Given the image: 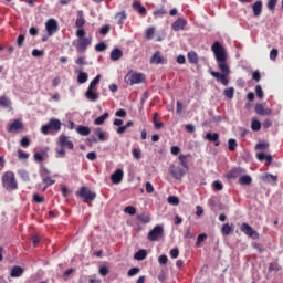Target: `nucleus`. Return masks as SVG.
I'll return each mask as SVG.
<instances>
[{
	"label": "nucleus",
	"instance_id": "62",
	"mask_svg": "<svg viewBox=\"0 0 283 283\" xmlns=\"http://www.w3.org/2000/svg\"><path fill=\"white\" fill-rule=\"evenodd\" d=\"M168 260H169V259H168L167 255H165V254H161V255L158 258L159 264H167Z\"/></svg>",
	"mask_w": 283,
	"mask_h": 283
},
{
	"label": "nucleus",
	"instance_id": "49",
	"mask_svg": "<svg viewBox=\"0 0 283 283\" xmlns=\"http://www.w3.org/2000/svg\"><path fill=\"white\" fill-rule=\"evenodd\" d=\"M23 43H25V35H19L15 45H18L19 48H23Z\"/></svg>",
	"mask_w": 283,
	"mask_h": 283
},
{
	"label": "nucleus",
	"instance_id": "35",
	"mask_svg": "<svg viewBox=\"0 0 283 283\" xmlns=\"http://www.w3.org/2000/svg\"><path fill=\"white\" fill-rule=\"evenodd\" d=\"M147 258V250H139L137 253H135V260L143 261Z\"/></svg>",
	"mask_w": 283,
	"mask_h": 283
},
{
	"label": "nucleus",
	"instance_id": "20",
	"mask_svg": "<svg viewBox=\"0 0 283 283\" xmlns=\"http://www.w3.org/2000/svg\"><path fill=\"white\" fill-rule=\"evenodd\" d=\"M94 134L95 136H97V139L99 140V143H105V140H107V133L103 132V129L95 128Z\"/></svg>",
	"mask_w": 283,
	"mask_h": 283
},
{
	"label": "nucleus",
	"instance_id": "47",
	"mask_svg": "<svg viewBox=\"0 0 283 283\" xmlns=\"http://www.w3.org/2000/svg\"><path fill=\"white\" fill-rule=\"evenodd\" d=\"M277 6V0H268V10L274 11Z\"/></svg>",
	"mask_w": 283,
	"mask_h": 283
},
{
	"label": "nucleus",
	"instance_id": "25",
	"mask_svg": "<svg viewBox=\"0 0 283 283\" xmlns=\"http://www.w3.org/2000/svg\"><path fill=\"white\" fill-rule=\"evenodd\" d=\"M90 78V75H87V73L83 72V71H78L77 74V83H80L81 85H83V83H87V80Z\"/></svg>",
	"mask_w": 283,
	"mask_h": 283
},
{
	"label": "nucleus",
	"instance_id": "2",
	"mask_svg": "<svg viewBox=\"0 0 283 283\" xmlns=\"http://www.w3.org/2000/svg\"><path fill=\"white\" fill-rule=\"evenodd\" d=\"M98 83H101V75H96V77L90 83L88 88L85 93L87 101H90L91 103H96V101L101 98V95L97 92L98 88L96 87Z\"/></svg>",
	"mask_w": 283,
	"mask_h": 283
},
{
	"label": "nucleus",
	"instance_id": "54",
	"mask_svg": "<svg viewBox=\"0 0 283 283\" xmlns=\"http://www.w3.org/2000/svg\"><path fill=\"white\" fill-rule=\"evenodd\" d=\"M109 30H111V27H109V25H104V27L101 28L99 34H102L103 36H105V34H109Z\"/></svg>",
	"mask_w": 283,
	"mask_h": 283
},
{
	"label": "nucleus",
	"instance_id": "50",
	"mask_svg": "<svg viewBox=\"0 0 283 283\" xmlns=\"http://www.w3.org/2000/svg\"><path fill=\"white\" fill-rule=\"evenodd\" d=\"M44 185H46V187H50L52 185H54V182H56L54 179L50 178V177H43L42 178Z\"/></svg>",
	"mask_w": 283,
	"mask_h": 283
},
{
	"label": "nucleus",
	"instance_id": "18",
	"mask_svg": "<svg viewBox=\"0 0 283 283\" xmlns=\"http://www.w3.org/2000/svg\"><path fill=\"white\" fill-rule=\"evenodd\" d=\"M0 107H4V109H8L9 112H12V102L10 98L6 96L0 97Z\"/></svg>",
	"mask_w": 283,
	"mask_h": 283
},
{
	"label": "nucleus",
	"instance_id": "5",
	"mask_svg": "<svg viewBox=\"0 0 283 283\" xmlns=\"http://www.w3.org/2000/svg\"><path fill=\"white\" fill-rule=\"evenodd\" d=\"M51 129H53L54 132H61V120H59L56 118L50 119L49 124L43 125L41 127V133L44 136H48V134H50Z\"/></svg>",
	"mask_w": 283,
	"mask_h": 283
},
{
	"label": "nucleus",
	"instance_id": "11",
	"mask_svg": "<svg viewBox=\"0 0 283 283\" xmlns=\"http://www.w3.org/2000/svg\"><path fill=\"white\" fill-rule=\"evenodd\" d=\"M88 45H92V38H81L77 40L76 50L77 52H85Z\"/></svg>",
	"mask_w": 283,
	"mask_h": 283
},
{
	"label": "nucleus",
	"instance_id": "51",
	"mask_svg": "<svg viewBox=\"0 0 283 283\" xmlns=\"http://www.w3.org/2000/svg\"><path fill=\"white\" fill-rule=\"evenodd\" d=\"M255 93H256L258 98H264V91H262V86L258 85L255 87Z\"/></svg>",
	"mask_w": 283,
	"mask_h": 283
},
{
	"label": "nucleus",
	"instance_id": "1",
	"mask_svg": "<svg viewBox=\"0 0 283 283\" xmlns=\"http://www.w3.org/2000/svg\"><path fill=\"white\" fill-rule=\"evenodd\" d=\"M211 51L214 54L216 61L218 63V69L220 72L211 71L210 74L216 78L221 85L227 87L229 85V80L227 76L231 74V69L229 67V64L227 63V50L220 42H214L211 46Z\"/></svg>",
	"mask_w": 283,
	"mask_h": 283
},
{
	"label": "nucleus",
	"instance_id": "61",
	"mask_svg": "<svg viewBox=\"0 0 283 283\" xmlns=\"http://www.w3.org/2000/svg\"><path fill=\"white\" fill-rule=\"evenodd\" d=\"M269 147V144L266 143H260V144H256L255 146V149H259L261 151H264V149H266Z\"/></svg>",
	"mask_w": 283,
	"mask_h": 283
},
{
	"label": "nucleus",
	"instance_id": "63",
	"mask_svg": "<svg viewBox=\"0 0 283 283\" xmlns=\"http://www.w3.org/2000/svg\"><path fill=\"white\" fill-rule=\"evenodd\" d=\"M32 56H35L36 59H39V56H43V51H41L39 49H34L32 51Z\"/></svg>",
	"mask_w": 283,
	"mask_h": 283
},
{
	"label": "nucleus",
	"instance_id": "39",
	"mask_svg": "<svg viewBox=\"0 0 283 283\" xmlns=\"http://www.w3.org/2000/svg\"><path fill=\"white\" fill-rule=\"evenodd\" d=\"M153 123H154V126L156 127V129H161L164 124L161 122H158V113L154 114Z\"/></svg>",
	"mask_w": 283,
	"mask_h": 283
},
{
	"label": "nucleus",
	"instance_id": "46",
	"mask_svg": "<svg viewBox=\"0 0 283 283\" xmlns=\"http://www.w3.org/2000/svg\"><path fill=\"white\" fill-rule=\"evenodd\" d=\"M138 273H140V269L139 268H132L127 272V275H128V277H134V275H138Z\"/></svg>",
	"mask_w": 283,
	"mask_h": 283
},
{
	"label": "nucleus",
	"instance_id": "48",
	"mask_svg": "<svg viewBox=\"0 0 283 283\" xmlns=\"http://www.w3.org/2000/svg\"><path fill=\"white\" fill-rule=\"evenodd\" d=\"M18 158L20 160H28V158H30V155L24 153L23 150H18Z\"/></svg>",
	"mask_w": 283,
	"mask_h": 283
},
{
	"label": "nucleus",
	"instance_id": "33",
	"mask_svg": "<svg viewBox=\"0 0 283 283\" xmlns=\"http://www.w3.org/2000/svg\"><path fill=\"white\" fill-rule=\"evenodd\" d=\"M18 174L24 182H30V175L28 174V170L21 169L18 171Z\"/></svg>",
	"mask_w": 283,
	"mask_h": 283
},
{
	"label": "nucleus",
	"instance_id": "12",
	"mask_svg": "<svg viewBox=\"0 0 283 283\" xmlns=\"http://www.w3.org/2000/svg\"><path fill=\"white\" fill-rule=\"evenodd\" d=\"M57 145L64 149H74V143L70 140V137L61 135L57 140Z\"/></svg>",
	"mask_w": 283,
	"mask_h": 283
},
{
	"label": "nucleus",
	"instance_id": "43",
	"mask_svg": "<svg viewBox=\"0 0 283 283\" xmlns=\"http://www.w3.org/2000/svg\"><path fill=\"white\" fill-rule=\"evenodd\" d=\"M188 59L190 63H198V54L196 52H189Z\"/></svg>",
	"mask_w": 283,
	"mask_h": 283
},
{
	"label": "nucleus",
	"instance_id": "41",
	"mask_svg": "<svg viewBox=\"0 0 283 283\" xmlns=\"http://www.w3.org/2000/svg\"><path fill=\"white\" fill-rule=\"evenodd\" d=\"M55 156L57 158H65V148L61 147L55 149Z\"/></svg>",
	"mask_w": 283,
	"mask_h": 283
},
{
	"label": "nucleus",
	"instance_id": "9",
	"mask_svg": "<svg viewBox=\"0 0 283 283\" xmlns=\"http://www.w3.org/2000/svg\"><path fill=\"white\" fill-rule=\"evenodd\" d=\"M23 129V122L20 119H14L11 124L8 125L7 132L9 134H17L19 132H22Z\"/></svg>",
	"mask_w": 283,
	"mask_h": 283
},
{
	"label": "nucleus",
	"instance_id": "19",
	"mask_svg": "<svg viewBox=\"0 0 283 283\" xmlns=\"http://www.w3.org/2000/svg\"><path fill=\"white\" fill-rule=\"evenodd\" d=\"M219 138H220V135L218 133H214V134L208 133L206 135V140H210V143H216V147L220 146Z\"/></svg>",
	"mask_w": 283,
	"mask_h": 283
},
{
	"label": "nucleus",
	"instance_id": "44",
	"mask_svg": "<svg viewBox=\"0 0 283 283\" xmlns=\"http://www.w3.org/2000/svg\"><path fill=\"white\" fill-rule=\"evenodd\" d=\"M124 212L127 213L128 216H136V209L134 206H128L124 209Z\"/></svg>",
	"mask_w": 283,
	"mask_h": 283
},
{
	"label": "nucleus",
	"instance_id": "57",
	"mask_svg": "<svg viewBox=\"0 0 283 283\" xmlns=\"http://www.w3.org/2000/svg\"><path fill=\"white\" fill-rule=\"evenodd\" d=\"M178 255H180V251L178 250V248H174L172 250H170V256L176 260V258H178Z\"/></svg>",
	"mask_w": 283,
	"mask_h": 283
},
{
	"label": "nucleus",
	"instance_id": "34",
	"mask_svg": "<svg viewBox=\"0 0 283 283\" xmlns=\"http://www.w3.org/2000/svg\"><path fill=\"white\" fill-rule=\"evenodd\" d=\"M155 32H156V29L154 27L146 29L145 38L148 39V41H150V39H154Z\"/></svg>",
	"mask_w": 283,
	"mask_h": 283
},
{
	"label": "nucleus",
	"instance_id": "22",
	"mask_svg": "<svg viewBox=\"0 0 283 283\" xmlns=\"http://www.w3.org/2000/svg\"><path fill=\"white\" fill-rule=\"evenodd\" d=\"M83 25H85V18H83V11H78L75 28L83 29Z\"/></svg>",
	"mask_w": 283,
	"mask_h": 283
},
{
	"label": "nucleus",
	"instance_id": "15",
	"mask_svg": "<svg viewBox=\"0 0 283 283\" xmlns=\"http://www.w3.org/2000/svg\"><path fill=\"white\" fill-rule=\"evenodd\" d=\"M123 176H125L123 169H117L115 172H113L111 175V180L113 185H120V182H123Z\"/></svg>",
	"mask_w": 283,
	"mask_h": 283
},
{
	"label": "nucleus",
	"instance_id": "28",
	"mask_svg": "<svg viewBox=\"0 0 283 283\" xmlns=\"http://www.w3.org/2000/svg\"><path fill=\"white\" fill-rule=\"evenodd\" d=\"M263 182H277V176L272 175V174H265L262 176Z\"/></svg>",
	"mask_w": 283,
	"mask_h": 283
},
{
	"label": "nucleus",
	"instance_id": "14",
	"mask_svg": "<svg viewBox=\"0 0 283 283\" xmlns=\"http://www.w3.org/2000/svg\"><path fill=\"white\" fill-rule=\"evenodd\" d=\"M254 111L259 116H271V114H273V111L271 108H265L264 104H256Z\"/></svg>",
	"mask_w": 283,
	"mask_h": 283
},
{
	"label": "nucleus",
	"instance_id": "10",
	"mask_svg": "<svg viewBox=\"0 0 283 283\" xmlns=\"http://www.w3.org/2000/svg\"><path fill=\"white\" fill-rule=\"evenodd\" d=\"M45 29L49 36H52L54 32H59V22L54 19H50L45 23Z\"/></svg>",
	"mask_w": 283,
	"mask_h": 283
},
{
	"label": "nucleus",
	"instance_id": "52",
	"mask_svg": "<svg viewBox=\"0 0 283 283\" xmlns=\"http://www.w3.org/2000/svg\"><path fill=\"white\" fill-rule=\"evenodd\" d=\"M98 273L102 275V277H105V275L109 273V269L107 266H99Z\"/></svg>",
	"mask_w": 283,
	"mask_h": 283
},
{
	"label": "nucleus",
	"instance_id": "53",
	"mask_svg": "<svg viewBox=\"0 0 283 283\" xmlns=\"http://www.w3.org/2000/svg\"><path fill=\"white\" fill-rule=\"evenodd\" d=\"M33 200L34 202H38V205H43V202H45V199L38 193L33 195Z\"/></svg>",
	"mask_w": 283,
	"mask_h": 283
},
{
	"label": "nucleus",
	"instance_id": "21",
	"mask_svg": "<svg viewBox=\"0 0 283 283\" xmlns=\"http://www.w3.org/2000/svg\"><path fill=\"white\" fill-rule=\"evenodd\" d=\"M123 59V51L120 49H114L111 52V60L112 61H120Z\"/></svg>",
	"mask_w": 283,
	"mask_h": 283
},
{
	"label": "nucleus",
	"instance_id": "55",
	"mask_svg": "<svg viewBox=\"0 0 283 283\" xmlns=\"http://www.w3.org/2000/svg\"><path fill=\"white\" fill-rule=\"evenodd\" d=\"M212 187L216 189V191H222L223 189L222 182L220 181H213Z\"/></svg>",
	"mask_w": 283,
	"mask_h": 283
},
{
	"label": "nucleus",
	"instance_id": "17",
	"mask_svg": "<svg viewBox=\"0 0 283 283\" xmlns=\"http://www.w3.org/2000/svg\"><path fill=\"white\" fill-rule=\"evenodd\" d=\"M187 25V20L182 19V18H179L177 19L171 28L175 32H180V30H185V27Z\"/></svg>",
	"mask_w": 283,
	"mask_h": 283
},
{
	"label": "nucleus",
	"instance_id": "6",
	"mask_svg": "<svg viewBox=\"0 0 283 283\" xmlns=\"http://www.w3.org/2000/svg\"><path fill=\"white\" fill-rule=\"evenodd\" d=\"M241 231L244 233V235H249V238H252V240H258L260 238V233L255 231L249 223H242L241 224Z\"/></svg>",
	"mask_w": 283,
	"mask_h": 283
},
{
	"label": "nucleus",
	"instance_id": "4",
	"mask_svg": "<svg viewBox=\"0 0 283 283\" xmlns=\"http://www.w3.org/2000/svg\"><path fill=\"white\" fill-rule=\"evenodd\" d=\"M2 185L4 189L12 190L17 189V178L14 177V172L8 171L2 177Z\"/></svg>",
	"mask_w": 283,
	"mask_h": 283
},
{
	"label": "nucleus",
	"instance_id": "7",
	"mask_svg": "<svg viewBox=\"0 0 283 283\" xmlns=\"http://www.w3.org/2000/svg\"><path fill=\"white\" fill-rule=\"evenodd\" d=\"M164 230L161 226H156L147 235L148 240H150V242H156L158 240H160V237L163 235Z\"/></svg>",
	"mask_w": 283,
	"mask_h": 283
},
{
	"label": "nucleus",
	"instance_id": "56",
	"mask_svg": "<svg viewBox=\"0 0 283 283\" xmlns=\"http://www.w3.org/2000/svg\"><path fill=\"white\" fill-rule=\"evenodd\" d=\"M75 35L77 36V39H85V29H77Z\"/></svg>",
	"mask_w": 283,
	"mask_h": 283
},
{
	"label": "nucleus",
	"instance_id": "38",
	"mask_svg": "<svg viewBox=\"0 0 283 283\" xmlns=\"http://www.w3.org/2000/svg\"><path fill=\"white\" fill-rule=\"evenodd\" d=\"M228 149L230 151H235V149H238V142H235V139H229L228 140Z\"/></svg>",
	"mask_w": 283,
	"mask_h": 283
},
{
	"label": "nucleus",
	"instance_id": "23",
	"mask_svg": "<svg viewBox=\"0 0 283 283\" xmlns=\"http://www.w3.org/2000/svg\"><path fill=\"white\" fill-rule=\"evenodd\" d=\"M133 8H134V10H137L139 12V14H143L144 17H145V14H147V9H145V7H143V4L139 1H134Z\"/></svg>",
	"mask_w": 283,
	"mask_h": 283
},
{
	"label": "nucleus",
	"instance_id": "37",
	"mask_svg": "<svg viewBox=\"0 0 283 283\" xmlns=\"http://www.w3.org/2000/svg\"><path fill=\"white\" fill-rule=\"evenodd\" d=\"M168 203L172 205L174 207H178V205H180V199H178V197L176 196H170L168 197Z\"/></svg>",
	"mask_w": 283,
	"mask_h": 283
},
{
	"label": "nucleus",
	"instance_id": "64",
	"mask_svg": "<svg viewBox=\"0 0 283 283\" xmlns=\"http://www.w3.org/2000/svg\"><path fill=\"white\" fill-rule=\"evenodd\" d=\"M179 160H180L179 165L187 168V161H185L187 160V157L185 155H180Z\"/></svg>",
	"mask_w": 283,
	"mask_h": 283
},
{
	"label": "nucleus",
	"instance_id": "8",
	"mask_svg": "<svg viewBox=\"0 0 283 283\" xmlns=\"http://www.w3.org/2000/svg\"><path fill=\"white\" fill-rule=\"evenodd\" d=\"M126 81L130 85H138V83H143V81H145V75H143V73H133L126 76Z\"/></svg>",
	"mask_w": 283,
	"mask_h": 283
},
{
	"label": "nucleus",
	"instance_id": "32",
	"mask_svg": "<svg viewBox=\"0 0 283 283\" xmlns=\"http://www.w3.org/2000/svg\"><path fill=\"white\" fill-rule=\"evenodd\" d=\"M251 129L252 132H260L262 129V123L258 119H252Z\"/></svg>",
	"mask_w": 283,
	"mask_h": 283
},
{
	"label": "nucleus",
	"instance_id": "45",
	"mask_svg": "<svg viewBox=\"0 0 283 283\" xmlns=\"http://www.w3.org/2000/svg\"><path fill=\"white\" fill-rule=\"evenodd\" d=\"M115 19H117V21H119V23H123V21H125V19H127V14L125 13V11H122L115 15Z\"/></svg>",
	"mask_w": 283,
	"mask_h": 283
},
{
	"label": "nucleus",
	"instance_id": "31",
	"mask_svg": "<svg viewBox=\"0 0 283 283\" xmlns=\"http://www.w3.org/2000/svg\"><path fill=\"white\" fill-rule=\"evenodd\" d=\"M239 182L241 185H251V182H253V179L249 175H243L239 178Z\"/></svg>",
	"mask_w": 283,
	"mask_h": 283
},
{
	"label": "nucleus",
	"instance_id": "42",
	"mask_svg": "<svg viewBox=\"0 0 283 283\" xmlns=\"http://www.w3.org/2000/svg\"><path fill=\"white\" fill-rule=\"evenodd\" d=\"M95 50L96 52H105V50H107V44H105V42L97 43Z\"/></svg>",
	"mask_w": 283,
	"mask_h": 283
},
{
	"label": "nucleus",
	"instance_id": "60",
	"mask_svg": "<svg viewBox=\"0 0 283 283\" xmlns=\"http://www.w3.org/2000/svg\"><path fill=\"white\" fill-rule=\"evenodd\" d=\"M277 49H272L271 52H270V59L271 61H275V59H277Z\"/></svg>",
	"mask_w": 283,
	"mask_h": 283
},
{
	"label": "nucleus",
	"instance_id": "59",
	"mask_svg": "<svg viewBox=\"0 0 283 283\" xmlns=\"http://www.w3.org/2000/svg\"><path fill=\"white\" fill-rule=\"evenodd\" d=\"M21 147H30V139L28 137H23L20 142Z\"/></svg>",
	"mask_w": 283,
	"mask_h": 283
},
{
	"label": "nucleus",
	"instance_id": "27",
	"mask_svg": "<svg viewBox=\"0 0 283 283\" xmlns=\"http://www.w3.org/2000/svg\"><path fill=\"white\" fill-rule=\"evenodd\" d=\"M76 132L80 136H90L91 129L87 126H77Z\"/></svg>",
	"mask_w": 283,
	"mask_h": 283
},
{
	"label": "nucleus",
	"instance_id": "30",
	"mask_svg": "<svg viewBox=\"0 0 283 283\" xmlns=\"http://www.w3.org/2000/svg\"><path fill=\"white\" fill-rule=\"evenodd\" d=\"M137 219L139 220V222H143L144 224H149V222H151V218L147 213L138 214Z\"/></svg>",
	"mask_w": 283,
	"mask_h": 283
},
{
	"label": "nucleus",
	"instance_id": "24",
	"mask_svg": "<svg viewBox=\"0 0 283 283\" xmlns=\"http://www.w3.org/2000/svg\"><path fill=\"white\" fill-rule=\"evenodd\" d=\"M252 10H253L254 17H260V14H262V1H256L252 6Z\"/></svg>",
	"mask_w": 283,
	"mask_h": 283
},
{
	"label": "nucleus",
	"instance_id": "58",
	"mask_svg": "<svg viewBox=\"0 0 283 283\" xmlns=\"http://www.w3.org/2000/svg\"><path fill=\"white\" fill-rule=\"evenodd\" d=\"M142 154H143V153H142L139 149H136V148L133 149V157H134L136 160H140Z\"/></svg>",
	"mask_w": 283,
	"mask_h": 283
},
{
	"label": "nucleus",
	"instance_id": "13",
	"mask_svg": "<svg viewBox=\"0 0 283 283\" xmlns=\"http://www.w3.org/2000/svg\"><path fill=\"white\" fill-rule=\"evenodd\" d=\"M77 196H80V198H84L85 200H95L96 198V193L87 190L86 187H82L80 188V190L77 191Z\"/></svg>",
	"mask_w": 283,
	"mask_h": 283
},
{
	"label": "nucleus",
	"instance_id": "26",
	"mask_svg": "<svg viewBox=\"0 0 283 283\" xmlns=\"http://www.w3.org/2000/svg\"><path fill=\"white\" fill-rule=\"evenodd\" d=\"M21 275H23V268L14 266L11 270V277H21Z\"/></svg>",
	"mask_w": 283,
	"mask_h": 283
},
{
	"label": "nucleus",
	"instance_id": "29",
	"mask_svg": "<svg viewBox=\"0 0 283 283\" xmlns=\"http://www.w3.org/2000/svg\"><path fill=\"white\" fill-rule=\"evenodd\" d=\"M109 118V113H104L103 115H101L99 117H97L94 120L95 125H103V123H105V120H107Z\"/></svg>",
	"mask_w": 283,
	"mask_h": 283
},
{
	"label": "nucleus",
	"instance_id": "3",
	"mask_svg": "<svg viewBox=\"0 0 283 283\" xmlns=\"http://www.w3.org/2000/svg\"><path fill=\"white\" fill-rule=\"evenodd\" d=\"M169 174L176 180H182V177L185 176V174H187V167L180 164H172L169 167Z\"/></svg>",
	"mask_w": 283,
	"mask_h": 283
},
{
	"label": "nucleus",
	"instance_id": "16",
	"mask_svg": "<svg viewBox=\"0 0 283 283\" xmlns=\"http://www.w3.org/2000/svg\"><path fill=\"white\" fill-rule=\"evenodd\" d=\"M150 63H153L154 65H165L167 64V59H165L160 52H156L151 59H150Z\"/></svg>",
	"mask_w": 283,
	"mask_h": 283
},
{
	"label": "nucleus",
	"instance_id": "36",
	"mask_svg": "<svg viewBox=\"0 0 283 283\" xmlns=\"http://www.w3.org/2000/svg\"><path fill=\"white\" fill-rule=\"evenodd\" d=\"M231 231H233V228L231 226H229V223L223 224V227L221 229L222 235H229L231 233Z\"/></svg>",
	"mask_w": 283,
	"mask_h": 283
},
{
	"label": "nucleus",
	"instance_id": "40",
	"mask_svg": "<svg viewBox=\"0 0 283 283\" xmlns=\"http://www.w3.org/2000/svg\"><path fill=\"white\" fill-rule=\"evenodd\" d=\"M234 92L235 90L233 87L226 88L223 95L226 96V98H233Z\"/></svg>",
	"mask_w": 283,
	"mask_h": 283
}]
</instances>
